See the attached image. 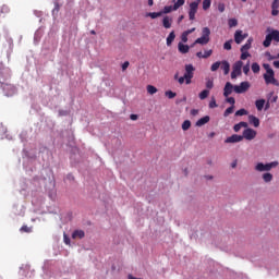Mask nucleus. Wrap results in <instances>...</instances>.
<instances>
[{"mask_svg": "<svg viewBox=\"0 0 279 279\" xmlns=\"http://www.w3.org/2000/svg\"><path fill=\"white\" fill-rule=\"evenodd\" d=\"M214 87H215V83L213 82V80L208 78L206 82V88H208L210 90Z\"/></svg>", "mask_w": 279, "mask_h": 279, "instance_id": "obj_43", "label": "nucleus"}, {"mask_svg": "<svg viewBox=\"0 0 279 279\" xmlns=\"http://www.w3.org/2000/svg\"><path fill=\"white\" fill-rule=\"evenodd\" d=\"M253 73H260V65L258 63H253L251 66Z\"/></svg>", "mask_w": 279, "mask_h": 279, "instance_id": "obj_37", "label": "nucleus"}, {"mask_svg": "<svg viewBox=\"0 0 279 279\" xmlns=\"http://www.w3.org/2000/svg\"><path fill=\"white\" fill-rule=\"evenodd\" d=\"M264 182L269 183L271 180H274V174L266 172L262 175Z\"/></svg>", "mask_w": 279, "mask_h": 279, "instance_id": "obj_26", "label": "nucleus"}, {"mask_svg": "<svg viewBox=\"0 0 279 279\" xmlns=\"http://www.w3.org/2000/svg\"><path fill=\"white\" fill-rule=\"evenodd\" d=\"M247 114V110L240 109L235 112V117H245Z\"/></svg>", "mask_w": 279, "mask_h": 279, "instance_id": "obj_41", "label": "nucleus"}, {"mask_svg": "<svg viewBox=\"0 0 279 279\" xmlns=\"http://www.w3.org/2000/svg\"><path fill=\"white\" fill-rule=\"evenodd\" d=\"M0 14H10V7L8 4L0 7Z\"/></svg>", "mask_w": 279, "mask_h": 279, "instance_id": "obj_32", "label": "nucleus"}, {"mask_svg": "<svg viewBox=\"0 0 279 279\" xmlns=\"http://www.w3.org/2000/svg\"><path fill=\"white\" fill-rule=\"evenodd\" d=\"M173 1V5H174V10H180V8H182V5H184V3H186L185 0H172Z\"/></svg>", "mask_w": 279, "mask_h": 279, "instance_id": "obj_27", "label": "nucleus"}, {"mask_svg": "<svg viewBox=\"0 0 279 279\" xmlns=\"http://www.w3.org/2000/svg\"><path fill=\"white\" fill-rule=\"evenodd\" d=\"M20 231L29 233V232H32V228H29V227H27V226L24 225V226H22V228L20 229Z\"/></svg>", "mask_w": 279, "mask_h": 279, "instance_id": "obj_46", "label": "nucleus"}, {"mask_svg": "<svg viewBox=\"0 0 279 279\" xmlns=\"http://www.w3.org/2000/svg\"><path fill=\"white\" fill-rule=\"evenodd\" d=\"M130 119H131V121H137V120H138V116H136V114H131V116H130Z\"/></svg>", "mask_w": 279, "mask_h": 279, "instance_id": "obj_57", "label": "nucleus"}, {"mask_svg": "<svg viewBox=\"0 0 279 279\" xmlns=\"http://www.w3.org/2000/svg\"><path fill=\"white\" fill-rule=\"evenodd\" d=\"M209 121H210V117L205 116V117L201 118L199 120H197L196 125H197V128H202V125H206V123H208Z\"/></svg>", "mask_w": 279, "mask_h": 279, "instance_id": "obj_20", "label": "nucleus"}, {"mask_svg": "<svg viewBox=\"0 0 279 279\" xmlns=\"http://www.w3.org/2000/svg\"><path fill=\"white\" fill-rule=\"evenodd\" d=\"M128 66H130V61H125V62L122 64V71H128Z\"/></svg>", "mask_w": 279, "mask_h": 279, "instance_id": "obj_52", "label": "nucleus"}, {"mask_svg": "<svg viewBox=\"0 0 279 279\" xmlns=\"http://www.w3.org/2000/svg\"><path fill=\"white\" fill-rule=\"evenodd\" d=\"M203 58L204 59H207V58H210L213 56V50H206L204 53H203Z\"/></svg>", "mask_w": 279, "mask_h": 279, "instance_id": "obj_49", "label": "nucleus"}, {"mask_svg": "<svg viewBox=\"0 0 279 279\" xmlns=\"http://www.w3.org/2000/svg\"><path fill=\"white\" fill-rule=\"evenodd\" d=\"M232 90H234V85H232L230 82H227L223 88V97H230V95H232Z\"/></svg>", "mask_w": 279, "mask_h": 279, "instance_id": "obj_13", "label": "nucleus"}, {"mask_svg": "<svg viewBox=\"0 0 279 279\" xmlns=\"http://www.w3.org/2000/svg\"><path fill=\"white\" fill-rule=\"evenodd\" d=\"M146 16H149L150 19H158L159 16H162V12H149L146 14Z\"/></svg>", "mask_w": 279, "mask_h": 279, "instance_id": "obj_30", "label": "nucleus"}, {"mask_svg": "<svg viewBox=\"0 0 279 279\" xmlns=\"http://www.w3.org/2000/svg\"><path fill=\"white\" fill-rule=\"evenodd\" d=\"M270 84H272L274 86H279V82H278V80H272V83H270Z\"/></svg>", "mask_w": 279, "mask_h": 279, "instance_id": "obj_61", "label": "nucleus"}, {"mask_svg": "<svg viewBox=\"0 0 279 279\" xmlns=\"http://www.w3.org/2000/svg\"><path fill=\"white\" fill-rule=\"evenodd\" d=\"M196 56H197L198 58H203V59H204V53H203L202 51L197 52Z\"/></svg>", "mask_w": 279, "mask_h": 279, "instance_id": "obj_64", "label": "nucleus"}, {"mask_svg": "<svg viewBox=\"0 0 279 279\" xmlns=\"http://www.w3.org/2000/svg\"><path fill=\"white\" fill-rule=\"evenodd\" d=\"M208 95H210V90L204 89L203 92L199 93L198 97L201 100L207 99Z\"/></svg>", "mask_w": 279, "mask_h": 279, "instance_id": "obj_29", "label": "nucleus"}, {"mask_svg": "<svg viewBox=\"0 0 279 279\" xmlns=\"http://www.w3.org/2000/svg\"><path fill=\"white\" fill-rule=\"evenodd\" d=\"M210 43V28L204 27L202 36L194 41V45H208Z\"/></svg>", "mask_w": 279, "mask_h": 279, "instance_id": "obj_2", "label": "nucleus"}, {"mask_svg": "<svg viewBox=\"0 0 279 279\" xmlns=\"http://www.w3.org/2000/svg\"><path fill=\"white\" fill-rule=\"evenodd\" d=\"M146 89L149 95H156L158 93V88L154 85H147Z\"/></svg>", "mask_w": 279, "mask_h": 279, "instance_id": "obj_28", "label": "nucleus"}, {"mask_svg": "<svg viewBox=\"0 0 279 279\" xmlns=\"http://www.w3.org/2000/svg\"><path fill=\"white\" fill-rule=\"evenodd\" d=\"M198 9H199V7L197 5V2L190 3V9H189L190 21H195V14H197Z\"/></svg>", "mask_w": 279, "mask_h": 279, "instance_id": "obj_9", "label": "nucleus"}, {"mask_svg": "<svg viewBox=\"0 0 279 279\" xmlns=\"http://www.w3.org/2000/svg\"><path fill=\"white\" fill-rule=\"evenodd\" d=\"M173 40H175V31H172V32L168 35V37H167V39H166L167 46H168V47H171V45H173Z\"/></svg>", "mask_w": 279, "mask_h": 279, "instance_id": "obj_21", "label": "nucleus"}, {"mask_svg": "<svg viewBox=\"0 0 279 279\" xmlns=\"http://www.w3.org/2000/svg\"><path fill=\"white\" fill-rule=\"evenodd\" d=\"M255 106H256V109L258 110V112L263 111V109L265 108V99L256 100Z\"/></svg>", "mask_w": 279, "mask_h": 279, "instance_id": "obj_24", "label": "nucleus"}, {"mask_svg": "<svg viewBox=\"0 0 279 279\" xmlns=\"http://www.w3.org/2000/svg\"><path fill=\"white\" fill-rule=\"evenodd\" d=\"M181 40L182 43H189V35L185 32L182 33Z\"/></svg>", "mask_w": 279, "mask_h": 279, "instance_id": "obj_45", "label": "nucleus"}, {"mask_svg": "<svg viewBox=\"0 0 279 279\" xmlns=\"http://www.w3.org/2000/svg\"><path fill=\"white\" fill-rule=\"evenodd\" d=\"M182 21H184V15H180L178 19V23H182Z\"/></svg>", "mask_w": 279, "mask_h": 279, "instance_id": "obj_63", "label": "nucleus"}, {"mask_svg": "<svg viewBox=\"0 0 279 279\" xmlns=\"http://www.w3.org/2000/svg\"><path fill=\"white\" fill-rule=\"evenodd\" d=\"M198 113H199V111L197 109H192L191 110L192 117H196V114H198Z\"/></svg>", "mask_w": 279, "mask_h": 279, "instance_id": "obj_56", "label": "nucleus"}, {"mask_svg": "<svg viewBox=\"0 0 279 279\" xmlns=\"http://www.w3.org/2000/svg\"><path fill=\"white\" fill-rule=\"evenodd\" d=\"M271 40L279 43V31H272L270 34L266 35V38L263 43L264 47H271Z\"/></svg>", "mask_w": 279, "mask_h": 279, "instance_id": "obj_5", "label": "nucleus"}, {"mask_svg": "<svg viewBox=\"0 0 279 279\" xmlns=\"http://www.w3.org/2000/svg\"><path fill=\"white\" fill-rule=\"evenodd\" d=\"M243 73L245 75H247V73H250V63H247L246 65L243 66Z\"/></svg>", "mask_w": 279, "mask_h": 279, "instance_id": "obj_50", "label": "nucleus"}, {"mask_svg": "<svg viewBox=\"0 0 279 279\" xmlns=\"http://www.w3.org/2000/svg\"><path fill=\"white\" fill-rule=\"evenodd\" d=\"M243 69V61H236L233 64V70L231 72V80H236L241 75V70Z\"/></svg>", "mask_w": 279, "mask_h": 279, "instance_id": "obj_8", "label": "nucleus"}, {"mask_svg": "<svg viewBox=\"0 0 279 279\" xmlns=\"http://www.w3.org/2000/svg\"><path fill=\"white\" fill-rule=\"evenodd\" d=\"M185 73L183 76H180L179 84H191L193 82V77H195V66L193 64H185L184 66Z\"/></svg>", "mask_w": 279, "mask_h": 279, "instance_id": "obj_1", "label": "nucleus"}, {"mask_svg": "<svg viewBox=\"0 0 279 279\" xmlns=\"http://www.w3.org/2000/svg\"><path fill=\"white\" fill-rule=\"evenodd\" d=\"M234 132H241V124L238 123L233 126Z\"/></svg>", "mask_w": 279, "mask_h": 279, "instance_id": "obj_54", "label": "nucleus"}, {"mask_svg": "<svg viewBox=\"0 0 279 279\" xmlns=\"http://www.w3.org/2000/svg\"><path fill=\"white\" fill-rule=\"evenodd\" d=\"M84 236H86V233L84 232V230H75L72 233V239H84Z\"/></svg>", "mask_w": 279, "mask_h": 279, "instance_id": "obj_22", "label": "nucleus"}, {"mask_svg": "<svg viewBox=\"0 0 279 279\" xmlns=\"http://www.w3.org/2000/svg\"><path fill=\"white\" fill-rule=\"evenodd\" d=\"M165 95L166 97H168V99H173L177 97L178 94H175V92L167 90Z\"/></svg>", "mask_w": 279, "mask_h": 279, "instance_id": "obj_39", "label": "nucleus"}, {"mask_svg": "<svg viewBox=\"0 0 279 279\" xmlns=\"http://www.w3.org/2000/svg\"><path fill=\"white\" fill-rule=\"evenodd\" d=\"M218 10H219V12H226V4L219 3L218 4Z\"/></svg>", "mask_w": 279, "mask_h": 279, "instance_id": "obj_51", "label": "nucleus"}, {"mask_svg": "<svg viewBox=\"0 0 279 279\" xmlns=\"http://www.w3.org/2000/svg\"><path fill=\"white\" fill-rule=\"evenodd\" d=\"M252 43H254V39L251 37L247 39L245 45L241 47V51H250V49H252Z\"/></svg>", "mask_w": 279, "mask_h": 279, "instance_id": "obj_23", "label": "nucleus"}, {"mask_svg": "<svg viewBox=\"0 0 279 279\" xmlns=\"http://www.w3.org/2000/svg\"><path fill=\"white\" fill-rule=\"evenodd\" d=\"M0 88H2L5 97H12L16 93V87L10 84V81L0 83Z\"/></svg>", "mask_w": 279, "mask_h": 279, "instance_id": "obj_3", "label": "nucleus"}, {"mask_svg": "<svg viewBox=\"0 0 279 279\" xmlns=\"http://www.w3.org/2000/svg\"><path fill=\"white\" fill-rule=\"evenodd\" d=\"M272 64H274L275 69H279V61H274Z\"/></svg>", "mask_w": 279, "mask_h": 279, "instance_id": "obj_62", "label": "nucleus"}, {"mask_svg": "<svg viewBox=\"0 0 279 279\" xmlns=\"http://www.w3.org/2000/svg\"><path fill=\"white\" fill-rule=\"evenodd\" d=\"M248 123L254 125V128H258L260 125V120L255 116H248Z\"/></svg>", "mask_w": 279, "mask_h": 279, "instance_id": "obj_19", "label": "nucleus"}, {"mask_svg": "<svg viewBox=\"0 0 279 279\" xmlns=\"http://www.w3.org/2000/svg\"><path fill=\"white\" fill-rule=\"evenodd\" d=\"M247 122H240V128H247Z\"/></svg>", "mask_w": 279, "mask_h": 279, "instance_id": "obj_60", "label": "nucleus"}, {"mask_svg": "<svg viewBox=\"0 0 279 279\" xmlns=\"http://www.w3.org/2000/svg\"><path fill=\"white\" fill-rule=\"evenodd\" d=\"M228 25L229 27H236V25H239V21L236 19H229Z\"/></svg>", "mask_w": 279, "mask_h": 279, "instance_id": "obj_35", "label": "nucleus"}, {"mask_svg": "<svg viewBox=\"0 0 279 279\" xmlns=\"http://www.w3.org/2000/svg\"><path fill=\"white\" fill-rule=\"evenodd\" d=\"M65 245H71V239L66 236V234L63 235Z\"/></svg>", "mask_w": 279, "mask_h": 279, "instance_id": "obj_53", "label": "nucleus"}, {"mask_svg": "<svg viewBox=\"0 0 279 279\" xmlns=\"http://www.w3.org/2000/svg\"><path fill=\"white\" fill-rule=\"evenodd\" d=\"M191 47L189 45H184L183 43L178 44V50L180 53H189Z\"/></svg>", "mask_w": 279, "mask_h": 279, "instance_id": "obj_18", "label": "nucleus"}, {"mask_svg": "<svg viewBox=\"0 0 279 279\" xmlns=\"http://www.w3.org/2000/svg\"><path fill=\"white\" fill-rule=\"evenodd\" d=\"M175 5H166L163 10L161 11L162 14H171V12H175Z\"/></svg>", "mask_w": 279, "mask_h": 279, "instance_id": "obj_25", "label": "nucleus"}, {"mask_svg": "<svg viewBox=\"0 0 279 279\" xmlns=\"http://www.w3.org/2000/svg\"><path fill=\"white\" fill-rule=\"evenodd\" d=\"M243 136L239 134H233L225 140V143H241Z\"/></svg>", "mask_w": 279, "mask_h": 279, "instance_id": "obj_12", "label": "nucleus"}, {"mask_svg": "<svg viewBox=\"0 0 279 279\" xmlns=\"http://www.w3.org/2000/svg\"><path fill=\"white\" fill-rule=\"evenodd\" d=\"M10 70L3 63H0V84L3 82H10Z\"/></svg>", "mask_w": 279, "mask_h": 279, "instance_id": "obj_6", "label": "nucleus"}, {"mask_svg": "<svg viewBox=\"0 0 279 279\" xmlns=\"http://www.w3.org/2000/svg\"><path fill=\"white\" fill-rule=\"evenodd\" d=\"M8 132V129H5L1 123H0V134H5Z\"/></svg>", "mask_w": 279, "mask_h": 279, "instance_id": "obj_55", "label": "nucleus"}, {"mask_svg": "<svg viewBox=\"0 0 279 279\" xmlns=\"http://www.w3.org/2000/svg\"><path fill=\"white\" fill-rule=\"evenodd\" d=\"M263 68L265 69L266 73H274V69H271V65H269V63H264Z\"/></svg>", "mask_w": 279, "mask_h": 279, "instance_id": "obj_42", "label": "nucleus"}, {"mask_svg": "<svg viewBox=\"0 0 279 279\" xmlns=\"http://www.w3.org/2000/svg\"><path fill=\"white\" fill-rule=\"evenodd\" d=\"M213 0H203V10H209Z\"/></svg>", "mask_w": 279, "mask_h": 279, "instance_id": "obj_36", "label": "nucleus"}, {"mask_svg": "<svg viewBox=\"0 0 279 279\" xmlns=\"http://www.w3.org/2000/svg\"><path fill=\"white\" fill-rule=\"evenodd\" d=\"M256 131L254 129H246L243 131V138L246 141H254L256 138Z\"/></svg>", "mask_w": 279, "mask_h": 279, "instance_id": "obj_10", "label": "nucleus"}, {"mask_svg": "<svg viewBox=\"0 0 279 279\" xmlns=\"http://www.w3.org/2000/svg\"><path fill=\"white\" fill-rule=\"evenodd\" d=\"M250 82L244 81L240 83V85H234V93L238 95H243V93H247L250 90Z\"/></svg>", "mask_w": 279, "mask_h": 279, "instance_id": "obj_7", "label": "nucleus"}, {"mask_svg": "<svg viewBox=\"0 0 279 279\" xmlns=\"http://www.w3.org/2000/svg\"><path fill=\"white\" fill-rule=\"evenodd\" d=\"M242 54H241V60H247V58H250V52L247 51H241Z\"/></svg>", "mask_w": 279, "mask_h": 279, "instance_id": "obj_47", "label": "nucleus"}, {"mask_svg": "<svg viewBox=\"0 0 279 279\" xmlns=\"http://www.w3.org/2000/svg\"><path fill=\"white\" fill-rule=\"evenodd\" d=\"M184 32L187 34V36H190V34H193V32H195V27L184 31Z\"/></svg>", "mask_w": 279, "mask_h": 279, "instance_id": "obj_58", "label": "nucleus"}, {"mask_svg": "<svg viewBox=\"0 0 279 279\" xmlns=\"http://www.w3.org/2000/svg\"><path fill=\"white\" fill-rule=\"evenodd\" d=\"M276 167H278V161H272L269 163L258 162L255 166V171H259L260 173H263V171H270L272 169H276Z\"/></svg>", "mask_w": 279, "mask_h": 279, "instance_id": "obj_4", "label": "nucleus"}, {"mask_svg": "<svg viewBox=\"0 0 279 279\" xmlns=\"http://www.w3.org/2000/svg\"><path fill=\"white\" fill-rule=\"evenodd\" d=\"M227 104H230L234 108V104H236V100L234 99V97H229L227 98Z\"/></svg>", "mask_w": 279, "mask_h": 279, "instance_id": "obj_48", "label": "nucleus"}, {"mask_svg": "<svg viewBox=\"0 0 279 279\" xmlns=\"http://www.w3.org/2000/svg\"><path fill=\"white\" fill-rule=\"evenodd\" d=\"M278 8H279V0H274L271 3V15L272 16H278V14H279Z\"/></svg>", "mask_w": 279, "mask_h": 279, "instance_id": "obj_16", "label": "nucleus"}, {"mask_svg": "<svg viewBox=\"0 0 279 279\" xmlns=\"http://www.w3.org/2000/svg\"><path fill=\"white\" fill-rule=\"evenodd\" d=\"M217 100L215 99V97H211V100L209 101V108H217Z\"/></svg>", "mask_w": 279, "mask_h": 279, "instance_id": "obj_44", "label": "nucleus"}, {"mask_svg": "<svg viewBox=\"0 0 279 279\" xmlns=\"http://www.w3.org/2000/svg\"><path fill=\"white\" fill-rule=\"evenodd\" d=\"M190 129H191V122H190V120H185L182 123V130H183V132H186V130H190Z\"/></svg>", "mask_w": 279, "mask_h": 279, "instance_id": "obj_34", "label": "nucleus"}, {"mask_svg": "<svg viewBox=\"0 0 279 279\" xmlns=\"http://www.w3.org/2000/svg\"><path fill=\"white\" fill-rule=\"evenodd\" d=\"M275 75H276L275 72L264 74V80L266 84H271L274 80H276Z\"/></svg>", "mask_w": 279, "mask_h": 279, "instance_id": "obj_17", "label": "nucleus"}, {"mask_svg": "<svg viewBox=\"0 0 279 279\" xmlns=\"http://www.w3.org/2000/svg\"><path fill=\"white\" fill-rule=\"evenodd\" d=\"M223 49H225L226 51H230V50L232 49V39H230V40H228V41H226V43L223 44Z\"/></svg>", "mask_w": 279, "mask_h": 279, "instance_id": "obj_38", "label": "nucleus"}, {"mask_svg": "<svg viewBox=\"0 0 279 279\" xmlns=\"http://www.w3.org/2000/svg\"><path fill=\"white\" fill-rule=\"evenodd\" d=\"M268 101L270 104H276V101H278V96H274V92L268 94Z\"/></svg>", "mask_w": 279, "mask_h": 279, "instance_id": "obj_31", "label": "nucleus"}, {"mask_svg": "<svg viewBox=\"0 0 279 279\" xmlns=\"http://www.w3.org/2000/svg\"><path fill=\"white\" fill-rule=\"evenodd\" d=\"M245 38H247V34H243V31H235L234 41L236 43V45H241V43H243Z\"/></svg>", "mask_w": 279, "mask_h": 279, "instance_id": "obj_11", "label": "nucleus"}, {"mask_svg": "<svg viewBox=\"0 0 279 279\" xmlns=\"http://www.w3.org/2000/svg\"><path fill=\"white\" fill-rule=\"evenodd\" d=\"M270 101L269 100H267V102H266V105H265V110H269V108H270Z\"/></svg>", "mask_w": 279, "mask_h": 279, "instance_id": "obj_59", "label": "nucleus"}, {"mask_svg": "<svg viewBox=\"0 0 279 279\" xmlns=\"http://www.w3.org/2000/svg\"><path fill=\"white\" fill-rule=\"evenodd\" d=\"M172 23H173V19L167 15L162 19V26L165 27V29H171Z\"/></svg>", "mask_w": 279, "mask_h": 279, "instance_id": "obj_15", "label": "nucleus"}, {"mask_svg": "<svg viewBox=\"0 0 279 279\" xmlns=\"http://www.w3.org/2000/svg\"><path fill=\"white\" fill-rule=\"evenodd\" d=\"M219 66H221V61H217V62L213 63L210 66V71H213L215 73V71H219Z\"/></svg>", "mask_w": 279, "mask_h": 279, "instance_id": "obj_33", "label": "nucleus"}, {"mask_svg": "<svg viewBox=\"0 0 279 279\" xmlns=\"http://www.w3.org/2000/svg\"><path fill=\"white\" fill-rule=\"evenodd\" d=\"M232 112H234V106L227 108L223 113V117H230V114H232Z\"/></svg>", "mask_w": 279, "mask_h": 279, "instance_id": "obj_40", "label": "nucleus"}, {"mask_svg": "<svg viewBox=\"0 0 279 279\" xmlns=\"http://www.w3.org/2000/svg\"><path fill=\"white\" fill-rule=\"evenodd\" d=\"M220 69L223 70L225 75H228L230 73V62L227 60L220 61Z\"/></svg>", "mask_w": 279, "mask_h": 279, "instance_id": "obj_14", "label": "nucleus"}]
</instances>
